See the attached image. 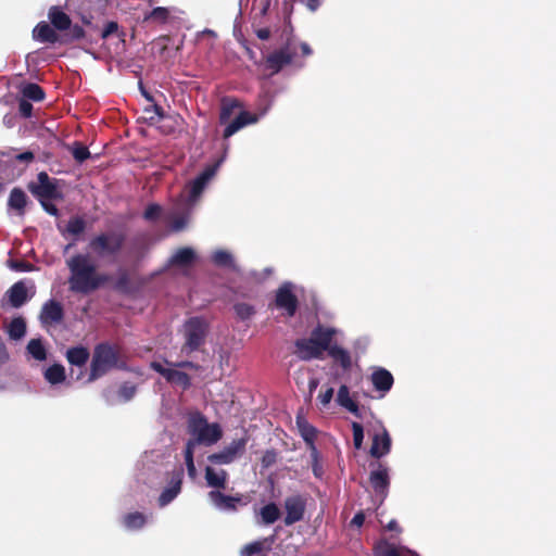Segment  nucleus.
Returning a JSON list of instances; mask_svg holds the SVG:
<instances>
[{"instance_id":"f257e3e1","label":"nucleus","mask_w":556,"mask_h":556,"mask_svg":"<svg viewBox=\"0 0 556 556\" xmlns=\"http://www.w3.org/2000/svg\"><path fill=\"white\" fill-rule=\"evenodd\" d=\"M223 160L214 165L207 166L188 186L185 193L180 194L172 211L167 215L173 231L184 230L190 220V214L198 203L203 190L210 180L215 176Z\"/></svg>"},{"instance_id":"f03ea898","label":"nucleus","mask_w":556,"mask_h":556,"mask_svg":"<svg viewBox=\"0 0 556 556\" xmlns=\"http://www.w3.org/2000/svg\"><path fill=\"white\" fill-rule=\"evenodd\" d=\"M65 263L70 270L68 287L72 292L89 294L109 280L106 275L98 271L97 264L89 254L77 253Z\"/></svg>"},{"instance_id":"7ed1b4c3","label":"nucleus","mask_w":556,"mask_h":556,"mask_svg":"<svg viewBox=\"0 0 556 556\" xmlns=\"http://www.w3.org/2000/svg\"><path fill=\"white\" fill-rule=\"evenodd\" d=\"M243 105L241 102H239L236 99H224L222 101V108H220V115L219 119L220 123H226L235 110L239 109L240 112L237 115V117L230 122L227 127L224 130V137L229 138L232 135H235L237 131L242 129L243 127L248 125L256 124L262 117H264L267 112L270 109V104L266 103L263 106H260L255 113H250L248 111H244Z\"/></svg>"},{"instance_id":"20e7f679","label":"nucleus","mask_w":556,"mask_h":556,"mask_svg":"<svg viewBox=\"0 0 556 556\" xmlns=\"http://www.w3.org/2000/svg\"><path fill=\"white\" fill-rule=\"evenodd\" d=\"M190 439L186 443L192 450L197 445L212 446L223 438V429L217 422L210 424L200 413L190 414L187 422Z\"/></svg>"},{"instance_id":"39448f33","label":"nucleus","mask_w":556,"mask_h":556,"mask_svg":"<svg viewBox=\"0 0 556 556\" xmlns=\"http://www.w3.org/2000/svg\"><path fill=\"white\" fill-rule=\"evenodd\" d=\"M124 366L118 349L110 343L96 345L90 364L89 381H94L109 371Z\"/></svg>"},{"instance_id":"423d86ee","label":"nucleus","mask_w":556,"mask_h":556,"mask_svg":"<svg viewBox=\"0 0 556 556\" xmlns=\"http://www.w3.org/2000/svg\"><path fill=\"white\" fill-rule=\"evenodd\" d=\"M181 332L185 339L181 351L186 353L197 351L205 341L208 323L203 317H191L185 321Z\"/></svg>"},{"instance_id":"0eeeda50","label":"nucleus","mask_w":556,"mask_h":556,"mask_svg":"<svg viewBox=\"0 0 556 556\" xmlns=\"http://www.w3.org/2000/svg\"><path fill=\"white\" fill-rule=\"evenodd\" d=\"M124 240V236L119 232H104L91 239L89 248L99 258L110 257L121 251Z\"/></svg>"},{"instance_id":"6e6552de","label":"nucleus","mask_w":556,"mask_h":556,"mask_svg":"<svg viewBox=\"0 0 556 556\" xmlns=\"http://www.w3.org/2000/svg\"><path fill=\"white\" fill-rule=\"evenodd\" d=\"M295 289V285L287 281L283 282L276 292L275 305L278 309L283 311L285 315L288 317H292L298 308Z\"/></svg>"},{"instance_id":"1a4fd4ad","label":"nucleus","mask_w":556,"mask_h":556,"mask_svg":"<svg viewBox=\"0 0 556 556\" xmlns=\"http://www.w3.org/2000/svg\"><path fill=\"white\" fill-rule=\"evenodd\" d=\"M248 440L245 438L232 440L220 452L211 454L208 462L217 465H228L238 459L245 451Z\"/></svg>"},{"instance_id":"9d476101","label":"nucleus","mask_w":556,"mask_h":556,"mask_svg":"<svg viewBox=\"0 0 556 556\" xmlns=\"http://www.w3.org/2000/svg\"><path fill=\"white\" fill-rule=\"evenodd\" d=\"M151 368L162 375L169 383L181 387L184 390L188 389L191 384L189 376L180 371L174 364L165 367L162 363L152 362Z\"/></svg>"},{"instance_id":"9b49d317","label":"nucleus","mask_w":556,"mask_h":556,"mask_svg":"<svg viewBox=\"0 0 556 556\" xmlns=\"http://www.w3.org/2000/svg\"><path fill=\"white\" fill-rule=\"evenodd\" d=\"M369 481L376 495L380 497V503H382L388 494L390 484L389 469L386 466L379 464L377 469L370 472Z\"/></svg>"},{"instance_id":"f8f14e48","label":"nucleus","mask_w":556,"mask_h":556,"mask_svg":"<svg viewBox=\"0 0 556 556\" xmlns=\"http://www.w3.org/2000/svg\"><path fill=\"white\" fill-rule=\"evenodd\" d=\"M339 333L340 331L333 327L318 325L313 329L311 334L313 336L320 351L323 353L328 351L329 353L330 349L334 345L333 342L336 341V338Z\"/></svg>"},{"instance_id":"ddd939ff","label":"nucleus","mask_w":556,"mask_h":556,"mask_svg":"<svg viewBox=\"0 0 556 556\" xmlns=\"http://www.w3.org/2000/svg\"><path fill=\"white\" fill-rule=\"evenodd\" d=\"M286 518L285 523L291 526L302 520L305 510V502L300 495L287 497L285 501Z\"/></svg>"},{"instance_id":"4468645a","label":"nucleus","mask_w":556,"mask_h":556,"mask_svg":"<svg viewBox=\"0 0 556 556\" xmlns=\"http://www.w3.org/2000/svg\"><path fill=\"white\" fill-rule=\"evenodd\" d=\"M391 437L384 427L372 435V443L370 446V455L375 458H381L388 455L391 451Z\"/></svg>"},{"instance_id":"2eb2a0df","label":"nucleus","mask_w":556,"mask_h":556,"mask_svg":"<svg viewBox=\"0 0 556 556\" xmlns=\"http://www.w3.org/2000/svg\"><path fill=\"white\" fill-rule=\"evenodd\" d=\"M295 354L303 361L321 358L323 352L318 348L316 341L311 334L307 339H299L295 342Z\"/></svg>"},{"instance_id":"dca6fc26","label":"nucleus","mask_w":556,"mask_h":556,"mask_svg":"<svg viewBox=\"0 0 556 556\" xmlns=\"http://www.w3.org/2000/svg\"><path fill=\"white\" fill-rule=\"evenodd\" d=\"M62 318L63 308L59 302L50 300L43 304L40 312V321L43 326L58 324Z\"/></svg>"},{"instance_id":"f3484780","label":"nucleus","mask_w":556,"mask_h":556,"mask_svg":"<svg viewBox=\"0 0 556 556\" xmlns=\"http://www.w3.org/2000/svg\"><path fill=\"white\" fill-rule=\"evenodd\" d=\"M208 498L215 508L222 511H235L237 505L241 503L240 496H229L220 493L219 491H211Z\"/></svg>"},{"instance_id":"a211bd4d","label":"nucleus","mask_w":556,"mask_h":556,"mask_svg":"<svg viewBox=\"0 0 556 556\" xmlns=\"http://www.w3.org/2000/svg\"><path fill=\"white\" fill-rule=\"evenodd\" d=\"M31 192L37 195L41 201L45 199H53L58 194V190L47 173L41 172L38 174V184L31 187Z\"/></svg>"},{"instance_id":"6ab92c4d","label":"nucleus","mask_w":556,"mask_h":556,"mask_svg":"<svg viewBox=\"0 0 556 556\" xmlns=\"http://www.w3.org/2000/svg\"><path fill=\"white\" fill-rule=\"evenodd\" d=\"M181 482H182V472L179 471L172 477L169 484L161 493V495L159 497V505L161 507H165L172 501H174V498H176V496L180 493Z\"/></svg>"},{"instance_id":"aec40b11","label":"nucleus","mask_w":556,"mask_h":556,"mask_svg":"<svg viewBox=\"0 0 556 556\" xmlns=\"http://www.w3.org/2000/svg\"><path fill=\"white\" fill-rule=\"evenodd\" d=\"M7 296L13 307L22 306L28 299L27 288L24 281L14 283L8 291Z\"/></svg>"},{"instance_id":"412c9836","label":"nucleus","mask_w":556,"mask_h":556,"mask_svg":"<svg viewBox=\"0 0 556 556\" xmlns=\"http://www.w3.org/2000/svg\"><path fill=\"white\" fill-rule=\"evenodd\" d=\"M371 382L376 390L386 393L393 384V377L388 370L379 368L372 372Z\"/></svg>"},{"instance_id":"4be33fe9","label":"nucleus","mask_w":556,"mask_h":556,"mask_svg":"<svg viewBox=\"0 0 556 556\" xmlns=\"http://www.w3.org/2000/svg\"><path fill=\"white\" fill-rule=\"evenodd\" d=\"M33 37L40 42L54 43L58 41L55 30L46 22H40L33 30Z\"/></svg>"},{"instance_id":"5701e85b","label":"nucleus","mask_w":556,"mask_h":556,"mask_svg":"<svg viewBox=\"0 0 556 556\" xmlns=\"http://www.w3.org/2000/svg\"><path fill=\"white\" fill-rule=\"evenodd\" d=\"M48 16L53 27L58 30H66L71 27L70 16L59 7H51Z\"/></svg>"},{"instance_id":"b1692460","label":"nucleus","mask_w":556,"mask_h":556,"mask_svg":"<svg viewBox=\"0 0 556 556\" xmlns=\"http://www.w3.org/2000/svg\"><path fill=\"white\" fill-rule=\"evenodd\" d=\"M205 479L208 486L223 489L227 481V472L224 469L207 466L205 468Z\"/></svg>"},{"instance_id":"393cba45","label":"nucleus","mask_w":556,"mask_h":556,"mask_svg":"<svg viewBox=\"0 0 556 556\" xmlns=\"http://www.w3.org/2000/svg\"><path fill=\"white\" fill-rule=\"evenodd\" d=\"M337 403L354 415H358V406L350 395L348 386L342 384L337 393Z\"/></svg>"},{"instance_id":"a878e982","label":"nucleus","mask_w":556,"mask_h":556,"mask_svg":"<svg viewBox=\"0 0 556 556\" xmlns=\"http://www.w3.org/2000/svg\"><path fill=\"white\" fill-rule=\"evenodd\" d=\"M291 61L292 55L287 49L277 51L267 58L268 67L274 72H278L283 65L289 64Z\"/></svg>"},{"instance_id":"bb28decb","label":"nucleus","mask_w":556,"mask_h":556,"mask_svg":"<svg viewBox=\"0 0 556 556\" xmlns=\"http://www.w3.org/2000/svg\"><path fill=\"white\" fill-rule=\"evenodd\" d=\"M7 333L11 340L18 341L26 334V324L22 317L14 318L7 327Z\"/></svg>"},{"instance_id":"cd10ccee","label":"nucleus","mask_w":556,"mask_h":556,"mask_svg":"<svg viewBox=\"0 0 556 556\" xmlns=\"http://www.w3.org/2000/svg\"><path fill=\"white\" fill-rule=\"evenodd\" d=\"M195 252L191 248H182L176 251L170 257L172 265L187 266L193 262Z\"/></svg>"},{"instance_id":"c85d7f7f","label":"nucleus","mask_w":556,"mask_h":556,"mask_svg":"<svg viewBox=\"0 0 556 556\" xmlns=\"http://www.w3.org/2000/svg\"><path fill=\"white\" fill-rule=\"evenodd\" d=\"M66 358L72 365L83 366L89 358V352L84 346H75L67 350Z\"/></svg>"},{"instance_id":"c756f323","label":"nucleus","mask_w":556,"mask_h":556,"mask_svg":"<svg viewBox=\"0 0 556 556\" xmlns=\"http://www.w3.org/2000/svg\"><path fill=\"white\" fill-rule=\"evenodd\" d=\"M212 262L219 267L236 269V263L232 254L226 250H216L212 253Z\"/></svg>"},{"instance_id":"7c9ffc66","label":"nucleus","mask_w":556,"mask_h":556,"mask_svg":"<svg viewBox=\"0 0 556 556\" xmlns=\"http://www.w3.org/2000/svg\"><path fill=\"white\" fill-rule=\"evenodd\" d=\"M376 556H418L415 552L400 547L395 548L387 543L380 544L376 547Z\"/></svg>"},{"instance_id":"2f4dec72","label":"nucleus","mask_w":556,"mask_h":556,"mask_svg":"<svg viewBox=\"0 0 556 556\" xmlns=\"http://www.w3.org/2000/svg\"><path fill=\"white\" fill-rule=\"evenodd\" d=\"M334 362L339 363L343 369H349L352 365V359L350 353L343 348L334 345L330 349L328 353Z\"/></svg>"},{"instance_id":"473e14b6","label":"nucleus","mask_w":556,"mask_h":556,"mask_svg":"<svg viewBox=\"0 0 556 556\" xmlns=\"http://www.w3.org/2000/svg\"><path fill=\"white\" fill-rule=\"evenodd\" d=\"M27 354L38 362L47 358V350L40 339H31L27 346Z\"/></svg>"},{"instance_id":"72a5a7b5","label":"nucleus","mask_w":556,"mask_h":556,"mask_svg":"<svg viewBox=\"0 0 556 556\" xmlns=\"http://www.w3.org/2000/svg\"><path fill=\"white\" fill-rule=\"evenodd\" d=\"M45 379L51 384H59L65 380V369L62 365L54 364L45 371Z\"/></svg>"},{"instance_id":"f704fd0d","label":"nucleus","mask_w":556,"mask_h":556,"mask_svg":"<svg viewBox=\"0 0 556 556\" xmlns=\"http://www.w3.org/2000/svg\"><path fill=\"white\" fill-rule=\"evenodd\" d=\"M148 521V517L141 513H131L124 517V527L128 530H138Z\"/></svg>"},{"instance_id":"c9c22d12","label":"nucleus","mask_w":556,"mask_h":556,"mask_svg":"<svg viewBox=\"0 0 556 556\" xmlns=\"http://www.w3.org/2000/svg\"><path fill=\"white\" fill-rule=\"evenodd\" d=\"M260 516L264 525H271L279 519L280 510L276 504L270 503L261 508Z\"/></svg>"},{"instance_id":"e433bc0d","label":"nucleus","mask_w":556,"mask_h":556,"mask_svg":"<svg viewBox=\"0 0 556 556\" xmlns=\"http://www.w3.org/2000/svg\"><path fill=\"white\" fill-rule=\"evenodd\" d=\"M9 207L23 213V210L26 205V194L21 189L14 188L9 197Z\"/></svg>"},{"instance_id":"4c0bfd02","label":"nucleus","mask_w":556,"mask_h":556,"mask_svg":"<svg viewBox=\"0 0 556 556\" xmlns=\"http://www.w3.org/2000/svg\"><path fill=\"white\" fill-rule=\"evenodd\" d=\"M22 93L24 98L33 101H40L45 97L43 90L36 84H27L23 87Z\"/></svg>"},{"instance_id":"58836bf2","label":"nucleus","mask_w":556,"mask_h":556,"mask_svg":"<svg viewBox=\"0 0 556 556\" xmlns=\"http://www.w3.org/2000/svg\"><path fill=\"white\" fill-rule=\"evenodd\" d=\"M86 223L81 217H73L68 220L65 231L72 236H79L84 232Z\"/></svg>"},{"instance_id":"ea45409f","label":"nucleus","mask_w":556,"mask_h":556,"mask_svg":"<svg viewBox=\"0 0 556 556\" xmlns=\"http://www.w3.org/2000/svg\"><path fill=\"white\" fill-rule=\"evenodd\" d=\"M296 425L303 439L308 443L313 442L316 432L315 428L307 424L301 416L296 417Z\"/></svg>"},{"instance_id":"a19ab883","label":"nucleus","mask_w":556,"mask_h":556,"mask_svg":"<svg viewBox=\"0 0 556 556\" xmlns=\"http://www.w3.org/2000/svg\"><path fill=\"white\" fill-rule=\"evenodd\" d=\"M237 316L242 319H249L255 313L254 307L247 303H238L233 306Z\"/></svg>"},{"instance_id":"79ce46f5","label":"nucleus","mask_w":556,"mask_h":556,"mask_svg":"<svg viewBox=\"0 0 556 556\" xmlns=\"http://www.w3.org/2000/svg\"><path fill=\"white\" fill-rule=\"evenodd\" d=\"M193 454H194V450L186 446L185 462H186V466H187L188 476L191 479H194L197 477V469H195V465L193 462Z\"/></svg>"},{"instance_id":"37998d69","label":"nucleus","mask_w":556,"mask_h":556,"mask_svg":"<svg viewBox=\"0 0 556 556\" xmlns=\"http://www.w3.org/2000/svg\"><path fill=\"white\" fill-rule=\"evenodd\" d=\"M72 154L74 159L79 163L86 161L90 156L88 148L80 143H75L72 147Z\"/></svg>"},{"instance_id":"c03bdc74","label":"nucleus","mask_w":556,"mask_h":556,"mask_svg":"<svg viewBox=\"0 0 556 556\" xmlns=\"http://www.w3.org/2000/svg\"><path fill=\"white\" fill-rule=\"evenodd\" d=\"M263 548L264 543L262 541L251 542L241 549V556H253L260 554Z\"/></svg>"},{"instance_id":"a18cd8bd","label":"nucleus","mask_w":556,"mask_h":556,"mask_svg":"<svg viewBox=\"0 0 556 556\" xmlns=\"http://www.w3.org/2000/svg\"><path fill=\"white\" fill-rule=\"evenodd\" d=\"M352 430H353V443L355 448L359 450L363 445L364 440V429L363 426L358 422L352 424Z\"/></svg>"},{"instance_id":"49530a36","label":"nucleus","mask_w":556,"mask_h":556,"mask_svg":"<svg viewBox=\"0 0 556 556\" xmlns=\"http://www.w3.org/2000/svg\"><path fill=\"white\" fill-rule=\"evenodd\" d=\"M162 214V207L157 204H150L144 211V218L147 220H156Z\"/></svg>"},{"instance_id":"de8ad7c7","label":"nucleus","mask_w":556,"mask_h":556,"mask_svg":"<svg viewBox=\"0 0 556 556\" xmlns=\"http://www.w3.org/2000/svg\"><path fill=\"white\" fill-rule=\"evenodd\" d=\"M136 393V387L129 383H125L121 387L118 396L122 401L127 402L134 397Z\"/></svg>"},{"instance_id":"09e8293b","label":"nucleus","mask_w":556,"mask_h":556,"mask_svg":"<svg viewBox=\"0 0 556 556\" xmlns=\"http://www.w3.org/2000/svg\"><path fill=\"white\" fill-rule=\"evenodd\" d=\"M168 17V11L166 8L157 7L154 8L147 16L146 20L154 18L159 21H165Z\"/></svg>"},{"instance_id":"8fccbe9b","label":"nucleus","mask_w":556,"mask_h":556,"mask_svg":"<svg viewBox=\"0 0 556 556\" xmlns=\"http://www.w3.org/2000/svg\"><path fill=\"white\" fill-rule=\"evenodd\" d=\"M9 267L15 271H30L33 266L25 262L10 261Z\"/></svg>"},{"instance_id":"3c124183","label":"nucleus","mask_w":556,"mask_h":556,"mask_svg":"<svg viewBox=\"0 0 556 556\" xmlns=\"http://www.w3.org/2000/svg\"><path fill=\"white\" fill-rule=\"evenodd\" d=\"M18 110H20L21 115L27 118V117H30V115H31L33 105L28 100L22 99L20 101Z\"/></svg>"},{"instance_id":"603ef678","label":"nucleus","mask_w":556,"mask_h":556,"mask_svg":"<svg viewBox=\"0 0 556 556\" xmlns=\"http://www.w3.org/2000/svg\"><path fill=\"white\" fill-rule=\"evenodd\" d=\"M333 397V389L328 388L324 393L318 396V400L323 406H327Z\"/></svg>"},{"instance_id":"864d4df0","label":"nucleus","mask_w":556,"mask_h":556,"mask_svg":"<svg viewBox=\"0 0 556 556\" xmlns=\"http://www.w3.org/2000/svg\"><path fill=\"white\" fill-rule=\"evenodd\" d=\"M117 28H118L117 23H115V22H109V23L105 25L104 29L102 30V34H101L102 38H103V39L108 38V37H109V36H111L113 33H115V31L117 30Z\"/></svg>"},{"instance_id":"5fc2aeb1","label":"nucleus","mask_w":556,"mask_h":556,"mask_svg":"<svg viewBox=\"0 0 556 556\" xmlns=\"http://www.w3.org/2000/svg\"><path fill=\"white\" fill-rule=\"evenodd\" d=\"M276 460V454L273 451H267L262 458V464L264 467H269Z\"/></svg>"},{"instance_id":"6e6d98bb","label":"nucleus","mask_w":556,"mask_h":556,"mask_svg":"<svg viewBox=\"0 0 556 556\" xmlns=\"http://www.w3.org/2000/svg\"><path fill=\"white\" fill-rule=\"evenodd\" d=\"M365 521V515L361 511L357 513L351 520V525L354 527H362Z\"/></svg>"},{"instance_id":"4d7b16f0","label":"nucleus","mask_w":556,"mask_h":556,"mask_svg":"<svg viewBox=\"0 0 556 556\" xmlns=\"http://www.w3.org/2000/svg\"><path fill=\"white\" fill-rule=\"evenodd\" d=\"M303 3L308 10L314 12L319 8L321 0H303Z\"/></svg>"},{"instance_id":"13d9d810","label":"nucleus","mask_w":556,"mask_h":556,"mask_svg":"<svg viewBox=\"0 0 556 556\" xmlns=\"http://www.w3.org/2000/svg\"><path fill=\"white\" fill-rule=\"evenodd\" d=\"M72 36L74 39H80L85 36V30L83 27L75 25L72 27Z\"/></svg>"},{"instance_id":"bf43d9fd","label":"nucleus","mask_w":556,"mask_h":556,"mask_svg":"<svg viewBox=\"0 0 556 556\" xmlns=\"http://www.w3.org/2000/svg\"><path fill=\"white\" fill-rule=\"evenodd\" d=\"M176 367L178 368H191V369H198L199 366L192 362H180V363H177V364H174Z\"/></svg>"},{"instance_id":"052dcab7","label":"nucleus","mask_w":556,"mask_h":556,"mask_svg":"<svg viewBox=\"0 0 556 556\" xmlns=\"http://www.w3.org/2000/svg\"><path fill=\"white\" fill-rule=\"evenodd\" d=\"M16 159L22 162H29L34 159V154L31 152L27 151V152L18 154L16 156Z\"/></svg>"},{"instance_id":"680f3d73","label":"nucleus","mask_w":556,"mask_h":556,"mask_svg":"<svg viewBox=\"0 0 556 556\" xmlns=\"http://www.w3.org/2000/svg\"><path fill=\"white\" fill-rule=\"evenodd\" d=\"M256 35L260 39L266 40L269 38L270 31L268 28H261L256 30Z\"/></svg>"},{"instance_id":"e2e57ef3","label":"nucleus","mask_w":556,"mask_h":556,"mask_svg":"<svg viewBox=\"0 0 556 556\" xmlns=\"http://www.w3.org/2000/svg\"><path fill=\"white\" fill-rule=\"evenodd\" d=\"M318 383H319L318 379H316V378L309 379V381H308L309 394H312L316 390V388L318 387Z\"/></svg>"},{"instance_id":"0e129e2a","label":"nucleus","mask_w":556,"mask_h":556,"mask_svg":"<svg viewBox=\"0 0 556 556\" xmlns=\"http://www.w3.org/2000/svg\"><path fill=\"white\" fill-rule=\"evenodd\" d=\"M387 529L389 531H400L399 525L394 519L389 521V523L387 525Z\"/></svg>"},{"instance_id":"69168bd1","label":"nucleus","mask_w":556,"mask_h":556,"mask_svg":"<svg viewBox=\"0 0 556 556\" xmlns=\"http://www.w3.org/2000/svg\"><path fill=\"white\" fill-rule=\"evenodd\" d=\"M41 202H42V205H43L45 210H46L49 214H51V215H56L58 210H56L54 206H48V205H46V204H45V202H43V200H42Z\"/></svg>"},{"instance_id":"338daca9","label":"nucleus","mask_w":556,"mask_h":556,"mask_svg":"<svg viewBox=\"0 0 556 556\" xmlns=\"http://www.w3.org/2000/svg\"><path fill=\"white\" fill-rule=\"evenodd\" d=\"M262 4L261 14H265L268 7H269V0H260Z\"/></svg>"},{"instance_id":"774afa93","label":"nucleus","mask_w":556,"mask_h":556,"mask_svg":"<svg viewBox=\"0 0 556 556\" xmlns=\"http://www.w3.org/2000/svg\"><path fill=\"white\" fill-rule=\"evenodd\" d=\"M301 50L305 55H309L312 53V50L307 43H301Z\"/></svg>"}]
</instances>
